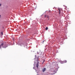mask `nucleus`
<instances>
[{"mask_svg": "<svg viewBox=\"0 0 75 75\" xmlns=\"http://www.w3.org/2000/svg\"><path fill=\"white\" fill-rule=\"evenodd\" d=\"M59 11V14H60L61 13V9L59 8L58 9Z\"/></svg>", "mask_w": 75, "mask_h": 75, "instance_id": "2", "label": "nucleus"}, {"mask_svg": "<svg viewBox=\"0 0 75 75\" xmlns=\"http://www.w3.org/2000/svg\"><path fill=\"white\" fill-rule=\"evenodd\" d=\"M35 67H33V69H35Z\"/></svg>", "mask_w": 75, "mask_h": 75, "instance_id": "11", "label": "nucleus"}, {"mask_svg": "<svg viewBox=\"0 0 75 75\" xmlns=\"http://www.w3.org/2000/svg\"><path fill=\"white\" fill-rule=\"evenodd\" d=\"M47 17V15H45V18H46Z\"/></svg>", "mask_w": 75, "mask_h": 75, "instance_id": "10", "label": "nucleus"}, {"mask_svg": "<svg viewBox=\"0 0 75 75\" xmlns=\"http://www.w3.org/2000/svg\"><path fill=\"white\" fill-rule=\"evenodd\" d=\"M37 63L36 64V67L38 68V66L39 64V62L38 59L37 60Z\"/></svg>", "mask_w": 75, "mask_h": 75, "instance_id": "1", "label": "nucleus"}, {"mask_svg": "<svg viewBox=\"0 0 75 75\" xmlns=\"http://www.w3.org/2000/svg\"><path fill=\"white\" fill-rule=\"evenodd\" d=\"M24 45V43H21L20 44L21 46H22V45Z\"/></svg>", "mask_w": 75, "mask_h": 75, "instance_id": "4", "label": "nucleus"}, {"mask_svg": "<svg viewBox=\"0 0 75 75\" xmlns=\"http://www.w3.org/2000/svg\"><path fill=\"white\" fill-rule=\"evenodd\" d=\"M67 61V60H64V62L66 63Z\"/></svg>", "mask_w": 75, "mask_h": 75, "instance_id": "6", "label": "nucleus"}, {"mask_svg": "<svg viewBox=\"0 0 75 75\" xmlns=\"http://www.w3.org/2000/svg\"><path fill=\"white\" fill-rule=\"evenodd\" d=\"M34 62L35 63V62Z\"/></svg>", "mask_w": 75, "mask_h": 75, "instance_id": "15", "label": "nucleus"}, {"mask_svg": "<svg viewBox=\"0 0 75 75\" xmlns=\"http://www.w3.org/2000/svg\"><path fill=\"white\" fill-rule=\"evenodd\" d=\"M48 27H46L45 28L46 30H48Z\"/></svg>", "mask_w": 75, "mask_h": 75, "instance_id": "7", "label": "nucleus"}, {"mask_svg": "<svg viewBox=\"0 0 75 75\" xmlns=\"http://www.w3.org/2000/svg\"><path fill=\"white\" fill-rule=\"evenodd\" d=\"M49 16H47V18H49Z\"/></svg>", "mask_w": 75, "mask_h": 75, "instance_id": "8", "label": "nucleus"}, {"mask_svg": "<svg viewBox=\"0 0 75 75\" xmlns=\"http://www.w3.org/2000/svg\"><path fill=\"white\" fill-rule=\"evenodd\" d=\"M45 69H46L45 68H44V69H43L42 70V71L43 72H44V71H45Z\"/></svg>", "mask_w": 75, "mask_h": 75, "instance_id": "3", "label": "nucleus"}, {"mask_svg": "<svg viewBox=\"0 0 75 75\" xmlns=\"http://www.w3.org/2000/svg\"><path fill=\"white\" fill-rule=\"evenodd\" d=\"M0 17H1V15H0Z\"/></svg>", "mask_w": 75, "mask_h": 75, "instance_id": "16", "label": "nucleus"}, {"mask_svg": "<svg viewBox=\"0 0 75 75\" xmlns=\"http://www.w3.org/2000/svg\"><path fill=\"white\" fill-rule=\"evenodd\" d=\"M4 45V44L2 43L1 44V45H0L1 46H3Z\"/></svg>", "mask_w": 75, "mask_h": 75, "instance_id": "5", "label": "nucleus"}, {"mask_svg": "<svg viewBox=\"0 0 75 75\" xmlns=\"http://www.w3.org/2000/svg\"><path fill=\"white\" fill-rule=\"evenodd\" d=\"M45 62V60L43 61V62Z\"/></svg>", "mask_w": 75, "mask_h": 75, "instance_id": "14", "label": "nucleus"}, {"mask_svg": "<svg viewBox=\"0 0 75 75\" xmlns=\"http://www.w3.org/2000/svg\"><path fill=\"white\" fill-rule=\"evenodd\" d=\"M1 45H0V48H1Z\"/></svg>", "mask_w": 75, "mask_h": 75, "instance_id": "13", "label": "nucleus"}, {"mask_svg": "<svg viewBox=\"0 0 75 75\" xmlns=\"http://www.w3.org/2000/svg\"><path fill=\"white\" fill-rule=\"evenodd\" d=\"M1 6V4H0V6Z\"/></svg>", "mask_w": 75, "mask_h": 75, "instance_id": "12", "label": "nucleus"}, {"mask_svg": "<svg viewBox=\"0 0 75 75\" xmlns=\"http://www.w3.org/2000/svg\"><path fill=\"white\" fill-rule=\"evenodd\" d=\"M1 34L2 35H3V32L1 33Z\"/></svg>", "mask_w": 75, "mask_h": 75, "instance_id": "9", "label": "nucleus"}]
</instances>
